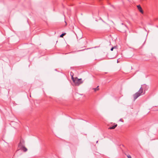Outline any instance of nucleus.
I'll use <instances>...</instances> for the list:
<instances>
[{
	"instance_id": "f257e3e1",
	"label": "nucleus",
	"mask_w": 158,
	"mask_h": 158,
	"mask_svg": "<svg viewBox=\"0 0 158 158\" xmlns=\"http://www.w3.org/2000/svg\"><path fill=\"white\" fill-rule=\"evenodd\" d=\"M72 79L76 86H79L83 83V81L81 80V78L78 79L77 77L74 78L73 76H72Z\"/></svg>"
},
{
	"instance_id": "f03ea898",
	"label": "nucleus",
	"mask_w": 158,
	"mask_h": 158,
	"mask_svg": "<svg viewBox=\"0 0 158 158\" xmlns=\"http://www.w3.org/2000/svg\"><path fill=\"white\" fill-rule=\"evenodd\" d=\"M143 92V89L141 87L139 91L133 95L134 101H135L140 96Z\"/></svg>"
},
{
	"instance_id": "7ed1b4c3",
	"label": "nucleus",
	"mask_w": 158,
	"mask_h": 158,
	"mask_svg": "<svg viewBox=\"0 0 158 158\" xmlns=\"http://www.w3.org/2000/svg\"><path fill=\"white\" fill-rule=\"evenodd\" d=\"M24 146H25V142L23 139H21L18 147L19 148H21Z\"/></svg>"
},
{
	"instance_id": "20e7f679",
	"label": "nucleus",
	"mask_w": 158,
	"mask_h": 158,
	"mask_svg": "<svg viewBox=\"0 0 158 158\" xmlns=\"http://www.w3.org/2000/svg\"><path fill=\"white\" fill-rule=\"evenodd\" d=\"M121 29L120 31L123 32H125L126 31L127 27L125 25H124V26H121Z\"/></svg>"
},
{
	"instance_id": "39448f33",
	"label": "nucleus",
	"mask_w": 158,
	"mask_h": 158,
	"mask_svg": "<svg viewBox=\"0 0 158 158\" xmlns=\"http://www.w3.org/2000/svg\"><path fill=\"white\" fill-rule=\"evenodd\" d=\"M138 9L139 11L142 13H143V11L140 5L137 6Z\"/></svg>"
},
{
	"instance_id": "423d86ee",
	"label": "nucleus",
	"mask_w": 158,
	"mask_h": 158,
	"mask_svg": "<svg viewBox=\"0 0 158 158\" xmlns=\"http://www.w3.org/2000/svg\"><path fill=\"white\" fill-rule=\"evenodd\" d=\"M19 148L23 150L24 152H26L27 151V149L26 147H25V146L22 147L21 148Z\"/></svg>"
},
{
	"instance_id": "0eeeda50",
	"label": "nucleus",
	"mask_w": 158,
	"mask_h": 158,
	"mask_svg": "<svg viewBox=\"0 0 158 158\" xmlns=\"http://www.w3.org/2000/svg\"><path fill=\"white\" fill-rule=\"evenodd\" d=\"M117 126V124L114 125V126L110 127L109 129H114Z\"/></svg>"
},
{
	"instance_id": "6e6552de",
	"label": "nucleus",
	"mask_w": 158,
	"mask_h": 158,
	"mask_svg": "<svg viewBox=\"0 0 158 158\" xmlns=\"http://www.w3.org/2000/svg\"><path fill=\"white\" fill-rule=\"evenodd\" d=\"M98 87L99 86H98L96 88H93V89L94 90L95 92H96L99 90V89L98 88Z\"/></svg>"
},
{
	"instance_id": "1a4fd4ad",
	"label": "nucleus",
	"mask_w": 158,
	"mask_h": 158,
	"mask_svg": "<svg viewBox=\"0 0 158 158\" xmlns=\"http://www.w3.org/2000/svg\"><path fill=\"white\" fill-rule=\"evenodd\" d=\"M66 33H63L62 34L60 35V37L62 38L63 37L66 35Z\"/></svg>"
},
{
	"instance_id": "9d476101",
	"label": "nucleus",
	"mask_w": 158,
	"mask_h": 158,
	"mask_svg": "<svg viewBox=\"0 0 158 158\" xmlns=\"http://www.w3.org/2000/svg\"><path fill=\"white\" fill-rule=\"evenodd\" d=\"M127 156L128 158H131V156L130 155H127Z\"/></svg>"
},
{
	"instance_id": "9b49d317",
	"label": "nucleus",
	"mask_w": 158,
	"mask_h": 158,
	"mask_svg": "<svg viewBox=\"0 0 158 158\" xmlns=\"http://www.w3.org/2000/svg\"><path fill=\"white\" fill-rule=\"evenodd\" d=\"M114 48V47H112V48H111V49H110V50H111V51H113V50Z\"/></svg>"
},
{
	"instance_id": "f8f14e48",
	"label": "nucleus",
	"mask_w": 158,
	"mask_h": 158,
	"mask_svg": "<svg viewBox=\"0 0 158 158\" xmlns=\"http://www.w3.org/2000/svg\"><path fill=\"white\" fill-rule=\"evenodd\" d=\"M119 121H121L122 122H123V120L122 119H120V120H119Z\"/></svg>"
},
{
	"instance_id": "ddd939ff",
	"label": "nucleus",
	"mask_w": 158,
	"mask_h": 158,
	"mask_svg": "<svg viewBox=\"0 0 158 158\" xmlns=\"http://www.w3.org/2000/svg\"><path fill=\"white\" fill-rule=\"evenodd\" d=\"M70 75H71V76H73V74H71V73Z\"/></svg>"
}]
</instances>
